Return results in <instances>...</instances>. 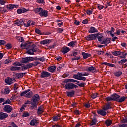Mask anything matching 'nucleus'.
I'll return each mask as SVG.
<instances>
[{"label":"nucleus","mask_w":127,"mask_h":127,"mask_svg":"<svg viewBox=\"0 0 127 127\" xmlns=\"http://www.w3.org/2000/svg\"><path fill=\"white\" fill-rule=\"evenodd\" d=\"M13 65L14 66H21V65H22V64H21L20 63H19V62H15V63H14L13 64Z\"/></svg>","instance_id":"nucleus-41"},{"label":"nucleus","mask_w":127,"mask_h":127,"mask_svg":"<svg viewBox=\"0 0 127 127\" xmlns=\"http://www.w3.org/2000/svg\"><path fill=\"white\" fill-rule=\"evenodd\" d=\"M28 11L25 8L23 9H19L17 10V12L18 14H21V13H24L25 12H26Z\"/></svg>","instance_id":"nucleus-16"},{"label":"nucleus","mask_w":127,"mask_h":127,"mask_svg":"<svg viewBox=\"0 0 127 127\" xmlns=\"http://www.w3.org/2000/svg\"><path fill=\"white\" fill-rule=\"evenodd\" d=\"M11 81V78L6 79L5 80V83H6V84H8V85H11V84H12V81Z\"/></svg>","instance_id":"nucleus-33"},{"label":"nucleus","mask_w":127,"mask_h":127,"mask_svg":"<svg viewBox=\"0 0 127 127\" xmlns=\"http://www.w3.org/2000/svg\"><path fill=\"white\" fill-rule=\"evenodd\" d=\"M4 111L6 112V113H11L12 111V107L10 105H6L3 108Z\"/></svg>","instance_id":"nucleus-4"},{"label":"nucleus","mask_w":127,"mask_h":127,"mask_svg":"<svg viewBox=\"0 0 127 127\" xmlns=\"http://www.w3.org/2000/svg\"><path fill=\"white\" fill-rule=\"evenodd\" d=\"M38 115H41L43 113V106H40L38 109Z\"/></svg>","instance_id":"nucleus-27"},{"label":"nucleus","mask_w":127,"mask_h":127,"mask_svg":"<svg viewBox=\"0 0 127 127\" xmlns=\"http://www.w3.org/2000/svg\"><path fill=\"white\" fill-rule=\"evenodd\" d=\"M60 119V117H59V116L57 115L56 116H55L53 117V121L54 122H57V121H58V120H59Z\"/></svg>","instance_id":"nucleus-44"},{"label":"nucleus","mask_w":127,"mask_h":127,"mask_svg":"<svg viewBox=\"0 0 127 127\" xmlns=\"http://www.w3.org/2000/svg\"><path fill=\"white\" fill-rule=\"evenodd\" d=\"M21 68L17 66H12L10 69L11 71H19Z\"/></svg>","instance_id":"nucleus-21"},{"label":"nucleus","mask_w":127,"mask_h":127,"mask_svg":"<svg viewBox=\"0 0 127 127\" xmlns=\"http://www.w3.org/2000/svg\"><path fill=\"white\" fill-rule=\"evenodd\" d=\"M109 109H111V106H110V104L106 105L103 108L104 111H107V110H109Z\"/></svg>","instance_id":"nucleus-38"},{"label":"nucleus","mask_w":127,"mask_h":127,"mask_svg":"<svg viewBox=\"0 0 127 127\" xmlns=\"http://www.w3.org/2000/svg\"><path fill=\"white\" fill-rule=\"evenodd\" d=\"M37 124V120L35 119H33L30 122V125L31 126H35Z\"/></svg>","instance_id":"nucleus-23"},{"label":"nucleus","mask_w":127,"mask_h":127,"mask_svg":"<svg viewBox=\"0 0 127 127\" xmlns=\"http://www.w3.org/2000/svg\"><path fill=\"white\" fill-rule=\"evenodd\" d=\"M77 85L79 87H85V85H86V83H80L79 84H78Z\"/></svg>","instance_id":"nucleus-57"},{"label":"nucleus","mask_w":127,"mask_h":127,"mask_svg":"<svg viewBox=\"0 0 127 127\" xmlns=\"http://www.w3.org/2000/svg\"><path fill=\"white\" fill-rule=\"evenodd\" d=\"M40 100V98L39 97V95L38 94H35L32 97V100L33 103H37V102L39 101Z\"/></svg>","instance_id":"nucleus-7"},{"label":"nucleus","mask_w":127,"mask_h":127,"mask_svg":"<svg viewBox=\"0 0 127 127\" xmlns=\"http://www.w3.org/2000/svg\"><path fill=\"white\" fill-rule=\"evenodd\" d=\"M0 4L1 5H4V4H5V1H4V0H0Z\"/></svg>","instance_id":"nucleus-59"},{"label":"nucleus","mask_w":127,"mask_h":127,"mask_svg":"<svg viewBox=\"0 0 127 127\" xmlns=\"http://www.w3.org/2000/svg\"><path fill=\"white\" fill-rule=\"evenodd\" d=\"M48 12L47 10H43V9H42V10L41 11V13H40V15L42 17L44 16V17H47Z\"/></svg>","instance_id":"nucleus-10"},{"label":"nucleus","mask_w":127,"mask_h":127,"mask_svg":"<svg viewBox=\"0 0 127 127\" xmlns=\"http://www.w3.org/2000/svg\"><path fill=\"white\" fill-rule=\"evenodd\" d=\"M98 113L99 114V115H101L102 116H106V115H107V112H105L103 110L98 111Z\"/></svg>","instance_id":"nucleus-29"},{"label":"nucleus","mask_w":127,"mask_h":127,"mask_svg":"<svg viewBox=\"0 0 127 127\" xmlns=\"http://www.w3.org/2000/svg\"><path fill=\"white\" fill-rule=\"evenodd\" d=\"M25 74H26V73H17L16 76L19 79L20 78H22V77H23V75H25Z\"/></svg>","instance_id":"nucleus-36"},{"label":"nucleus","mask_w":127,"mask_h":127,"mask_svg":"<svg viewBox=\"0 0 127 127\" xmlns=\"http://www.w3.org/2000/svg\"><path fill=\"white\" fill-rule=\"evenodd\" d=\"M29 116V113L27 112H25L23 113V117H28Z\"/></svg>","instance_id":"nucleus-53"},{"label":"nucleus","mask_w":127,"mask_h":127,"mask_svg":"<svg viewBox=\"0 0 127 127\" xmlns=\"http://www.w3.org/2000/svg\"><path fill=\"white\" fill-rule=\"evenodd\" d=\"M105 100L108 102H109V101H113V97H112V95H111V97H106L105 98Z\"/></svg>","instance_id":"nucleus-51"},{"label":"nucleus","mask_w":127,"mask_h":127,"mask_svg":"<svg viewBox=\"0 0 127 127\" xmlns=\"http://www.w3.org/2000/svg\"><path fill=\"white\" fill-rule=\"evenodd\" d=\"M34 66L33 63H30L27 65V67H28V69H29L30 68H32V67Z\"/></svg>","instance_id":"nucleus-54"},{"label":"nucleus","mask_w":127,"mask_h":127,"mask_svg":"<svg viewBox=\"0 0 127 127\" xmlns=\"http://www.w3.org/2000/svg\"><path fill=\"white\" fill-rule=\"evenodd\" d=\"M7 117H8V114H7V113L0 112V120L6 119Z\"/></svg>","instance_id":"nucleus-9"},{"label":"nucleus","mask_w":127,"mask_h":127,"mask_svg":"<svg viewBox=\"0 0 127 127\" xmlns=\"http://www.w3.org/2000/svg\"><path fill=\"white\" fill-rule=\"evenodd\" d=\"M31 59H33V57H26V58H23L22 59V63H27L31 60Z\"/></svg>","instance_id":"nucleus-8"},{"label":"nucleus","mask_w":127,"mask_h":127,"mask_svg":"<svg viewBox=\"0 0 127 127\" xmlns=\"http://www.w3.org/2000/svg\"><path fill=\"white\" fill-rule=\"evenodd\" d=\"M30 49L27 51L26 53L30 55H32L34 54V52H36L37 50H36V46L34 44L31 45Z\"/></svg>","instance_id":"nucleus-1"},{"label":"nucleus","mask_w":127,"mask_h":127,"mask_svg":"<svg viewBox=\"0 0 127 127\" xmlns=\"http://www.w3.org/2000/svg\"><path fill=\"white\" fill-rule=\"evenodd\" d=\"M122 73L121 71H118V72H115L114 73V75L115 76H116V77H120V76L122 75Z\"/></svg>","instance_id":"nucleus-43"},{"label":"nucleus","mask_w":127,"mask_h":127,"mask_svg":"<svg viewBox=\"0 0 127 127\" xmlns=\"http://www.w3.org/2000/svg\"><path fill=\"white\" fill-rule=\"evenodd\" d=\"M35 32L36 33H37L38 34L41 35L42 34V33L41 32V31L38 29H35Z\"/></svg>","instance_id":"nucleus-52"},{"label":"nucleus","mask_w":127,"mask_h":127,"mask_svg":"<svg viewBox=\"0 0 127 127\" xmlns=\"http://www.w3.org/2000/svg\"><path fill=\"white\" fill-rule=\"evenodd\" d=\"M50 76V73L49 72H47L46 71L42 72L41 73V78H47L49 77Z\"/></svg>","instance_id":"nucleus-11"},{"label":"nucleus","mask_w":127,"mask_h":127,"mask_svg":"<svg viewBox=\"0 0 127 127\" xmlns=\"http://www.w3.org/2000/svg\"><path fill=\"white\" fill-rule=\"evenodd\" d=\"M86 71H87V72H91L93 74H95V73H97V71L96 70V68L94 67L93 66H91L88 68H87V69H86Z\"/></svg>","instance_id":"nucleus-6"},{"label":"nucleus","mask_w":127,"mask_h":127,"mask_svg":"<svg viewBox=\"0 0 127 127\" xmlns=\"http://www.w3.org/2000/svg\"><path fill=\"white\" fill-rule=\"evenodd\" d=\"M112 96L113 101H117L118 102V100H119V98H120V96L118 95V94L115 93L113 94Z\"/></svg>","instance_id":"nucleus-14"},{"label":"nucleus","mask_w":127,"mask_h":127,"mask_svg":"<svg viewBox=\"0 0 127 127\" xmlns=\"http://www.w3.org/2000/svg\"><path fill=\"white\" fill-rule=\"evenodd\" d=\"M121 123H127V117L121 120Z\"/></svg>","instance_id":"nucleus-60"},{"label":"nucleus","mask_w":127,"mask_h":127,"mask_svg":"<svg viewBox=\"0 0 127 127\" xmlns=\"http://www.w3.org/2000/svg\"><path fill=\"white\" fill-rule=\"evenodd\" d=\"M4 93L5 95H8V94L10 93V89L9 88V87H5Z\"/></svg>","instance_id":"nucleus-26"},{"label":"nucleus","mask_w":127,"mask_h":127,"mask_svg":"<svg viewBox=\"0 0 127 127\" xmlns=\"http://www.w3.org/2000/svg\"><path fill=\"white\" fill-rule=\"evenodd\" d=\"M35 107H37V103L33 102V103L31 105V108H32V109H34Z\"/></svg>","instance_id":"nucleus-42"},{"label":"nucleus","mask_w":127,"mask_h":127,"mask_svg":"<svg viewBox=\"0 0 127 127\" xmlns=\"http://www.w3.org/2000/svg\"><path fill=\"white\" fill-rule=\"evenodd\" d=\"M25 20L24 19H21L19 21H18L16 22V24L18 25V26H20V25H24L25 23H24Z\"/></svg>","instance_id":"nucleus-12"},{"label":"nucleus","mask_w":127,"mask_h":127,"mask_svg":"<svg viewBox=\"0 0 127 127\" xmlns=\"http://www.w3.org/2000/svg\"><path fill=\"white\" fill-rule=\"evenodd\" d=\"M6 46L7 48V49H10V48H11V47H12V46H11V44H7L6 45Z\"/></svg>","instance_id":"nucleus-62"},{"label":"nucleus","mask_w":127,"mask_h":127,"mask_svg":"<svg viewBox=\"0 0 127 127\" xmlns=\"http://www.w3.org/2000/svg\"><path fill=\"white\" fill-rule=\"evenodd\" d=\"M78 75H79V77H83V76H89V73H86V72H78Z\"/></svg>","instance_id":"nucleus-32"},{"label":"nucleus","mask_w":127,"mask_h":127,"mask_svg":"<svg viewBox=\"0 0 127 127\" xmlns=\"http://www.w3.org/2000/svg\"><path fill=\"white\" fill-rule=\"evenodd\" d=\"M42 10V8H38L36 9H35V12L36 13H38L40 14V13H41V11Z\"/></svg>","instance_id":"nucleus-40"},{"label":"nucleus","mask_w":127,"mask_h":127,"mask_svg":"<svg viewBox=\"0 0 127 127\" xmlns=\"http://www.w3.org/2000/svg\"><path fill=\"white\" fill-rule=\"evenodd\" d=\"M110 42H111V38H105L102 41L101 44H108Z\"/></svg>","instance_id":"nucleus-15"},{"label":"nucleus","mask_w":127,"mask_h":127,"mask_svg":"<svg viewBox=\"0 0 127 127\" xmlns=\"http://www.w3.org/2000/svg\"><path fill=\"white\" fill-rule=\"evenodd\" d=\"M26 107V105H25V104L24 105H23V106L21 108L20 110V112L21 113L22 112V111H23V110H24V108Z\"/></svg>","instance_id":"nucleus-61"},{"label":"nucleus","mask_w":127,"mask_h":127,"mask_svg":"<svg viewBox=\"0 0 127 127\" xmlns=\"http://www.w3.org/2000/svg\"><path fill=\"white\" fill-rule=\"evenodd\" d=\"M21 47L25 49H29V48H31V45L29 43H27L26 44H21Z\"/></svg>","instance_id":"nucleus-5"},{"label":"nucleus","mask_w":127,"mask_h":127,"mask_svg":"<svg viewBox=\"0 0 127 127\" xmlns=\"http://www.w3.org/2000/svg\"><path fill=\"white\" fill-rule=\"evenodd\" d=\"M112 120H107L105 121V124L106 125V126H111V125L112 124Z\"/></svg>","instance_id":"nucleus-37"},{"label":"nucleus","mask_w":127,"mask_h":127,"mask_svg":"<svg viewBox=\"0 0 127 127\" xmlns=\"http://www.w3.org/2000/svg\"><path fill=\"white\" fill-rule=\"evenodd\" d=\"M11 61H12L9 59H6L4 62V64H8V63H10V62H11Z\"/></svg>","instance_id":"nucleus-50"},{"label":"nucleus","mask_w":127,"mask_h":127,"mask_svg":"<svg viewBox=\"0 0 127 127\" xmlns=\"http://www.w3.org/2000/svg\"><path fill=\"white\" fill-rule=\"evenodd\" d=\"M97 34H92L87 36L86 37V39L88 41L94 40L96 39V38H97Z\"/></svg>","instance_id":"nucleus-3"},{"label":"nucleus","mask_w":127,"mask_h":127,"mask_svg":"<svg viewBox=\"0 0 127 127\" xmlns=\"http://www.w3.org/2000/svg\"><path fill=\"white\" fill-rule=\"evenodd\" d=\"M96 38L98 39V41L102 43V41L104 40V36L101 34H97Z\"/></svg>","instance_id":"nucleus-18"},{"label":"nucleus","mask_w":127,"mask_h":127,"mask_svg":"<svg viewBox=\"0 0 127 127\" xmlns=\"http://www.w3.org/2000/svg\"><path fill=\"white\" fill-rule=\"evenodd\" d=\"M77 42L76 41H72L71 42H70L69 44H68V46H74V45H75V44H76V43Z\"/></svg>","instance_id":"nucleus-45"},{"label":"nucleus","mask_w":127,"mask_h":127,"mask_svg":"<svg viewBox=\"0 0 127 127\" xmlns=\"http://www.w3.org/2000/svg\"><path fill=\"white\" fill-rule=\"evenodd\" d=\"M62 68H63V64H60L59 65L58 67L57 68L58 72H60V70H61V69H62Z\"/></svg>","instance_id":"nucleus-48"},{"label":"nucleus","mask_w":127,"mask_h":127,"mask_svg":"<svg viewBox=\"0 0 127 127\" xmlns=\"http://www.w3.org/2000/svg\"><path fill=\"white\" fill-rule=\"evenodd\" d=\"M120 57L121 58H126V55H127V53L123 52H120Z\"/></svg>","instance_id":"nucleus-39"},{"label":"nucleus","mask_w":127,"mask_h":127,"mask_svg":"<svg viewBox=\"0 0 127 127\" xmlns=\"http://www.w3.org/2000/svg\"><path fill=\"white\" fill-rule=\"evenodd\" d=\"M119 127H127V124H123L122 125H119Z\"/></svg>","instance_id":"nucleus-63"},{"label":"nucleus","mask_w":127,"mask_h":127,"mask_svg":"<svg viewBox=\"0 0 127 127\" xmlns=\"http://www.w3.org/2000/svg\"><path fill=\"white\" fill-rule=\"evenodd\" d=\"M112 54L115 56H119V55H121V52L116 51L113 52Z\"/></svg>","instance_id":"nucleus-34"},{"label":"nucleus","mask_w":127,"mask_h":127,"mask_svg":"<svg viewBox=\"0 0 127 127\" xmlns=\"http://www.w3.org/2000/svg\"><path fill=\"white\" fill-rule=\"evenodd\" d=\"M96 32H98V30L96 28L94 27H91L90 28V30L89 31V33H95Z\"/></svg>","instance_id":"nucleus-17"},{"label":"nucleus","mask_w":127,"mask_h":127,"mask_svg":"<svg viewBox=\"0 0 127 127\" xmlns=\"http://www.w3.org/2000/svg\"><path fill=\"white\" fill-rule=\"evenodd\" d=\"M73 78L74 79H76V80H79L80 76L79 75L78 73H77V74L74 75L73 76Z\"/></svg>","instance_id":"nucleus-46"},{"label":"nucleus","mask_w":127,"mask_h":127,"mask_svg":"<svg viewBox=\"0 0 127 127\" xmlns=\"http://www.w3.org/2000/svg\"><path fill=\"white\" fill-rule=\"evenodd\" d=\"M96 124H97V118L94 117V119H92L90 125L91 126H94V125H96Z\"/></svg>","instance_id":"nucleus-30"},{"label":"nucleus","mask_w":127,"mask_h":127,"mask_svg":"<svg viewBox=\"0 0 127 127\" xmlns=\"http://www.w3.org/2000/svg\"><path fill=\"white\" fill-rule=\"evenodd\" d=\"M32 95H33V93L32 92H29V93H27L26 95H25V97L26 98H31L32 97Z\"/></svg>","instance_id":"nucleus-31"},{"label":"nucleus","mask_w":127,"mask_h":127,"mask_svg":"<svg viewBox=\"0 0 127 127\" xmlns=\"http://www.w3.org/2000/svg\"><path fill=\"white\" fill-rule=\"evenodd\" d=\"M66 94L68 97H73L75 95V91L72 90L70 92H67Z\"/></svg>","instance_id":"nucleus-25"},{"label":"nucleus","mask_w":127,"mask_h":127,"mask_svg":"<svg viewBox=\"0 0 127 127\" xmlns=\"http://www.w3.org/2000/svg\"><path fill=\"white\" fill-rule=\"evenodd\" d=\"M79 81H86V80H87V78H86V77H83V76H79V78L78 79Z\"/></svg>","instance_id":"nucleus-49"},{"label":"nucleus","mask_w":127,"mask_h":127,"mask_svg":"<svg viewBox=\"0 0 127 127\" xmlns=\"http://www.w3.org/2000/svg\"><path fill=\"white\" fill-rule=\"evenodd\" d=\"M69 51H70V48H69L68 47H64L62 52H63V53H67V52H69Z\"/></svg>","instance_id":"nucleus-22"},{"label":"nucleus","mask_w":127,"mask_h":127,"mask_svg":"<svg viewBox=\"0 0 127 127\" xmlns=\"http://www.w3.org/2000/svg\"><path fill=\"white\" fill-rule=\"evenodd\" d=\"M55 69H56V66H52L48 68V71L51 72V73H53L54 71H55Z\"/></svg>","instance_id":"nucleus-24"},{"label":"nucleus","mask_w":127,"mask_h":127,"mask_svg":"<svg viewBox=\"0 0 127 127\" xmlns=\"http://www.w3.org/2000/svg\"><path fill=\"white\" fill-rule=\"evenodd\" d=\"M127 99L126 97L123 96L122 97H119L118 99L117 100V102H119L120 103H122V102H124L125 100Z\"/></svg>","instance_id":"nucleus-28"},{"label":"nucleus","mask_w":127,"mask_h":127,"mask_svg":"<svg viewBox=\"0 0 127 127\" xmlns=\"http://www.w3.org/2000/svg\"><path fill=\"white\" fill-rule=\"evenodd\" d=\"M65 86L66 90H73L74 88H75V89L78 88V86L74 84L73 83H66Z\"/></svg>","instance_id":"nucleus-2"},{"label":"nucleus","mask_w":127,"mask_h":127,"mask_svg":"<svg viewBox=\"0 0 127 127\" xmlns=\"http://www.w3.org/2000/svg\"><path fill=\"white\" fill-rule=\"evenodd\" d=\"M31 22V20H29L27 22V24H24V26H26V27H28L29 26H30V23Z\"/></svg>","instance_id":"nucleus-55"},{"label":"nucleus","mask_w":127,"mask_h":127,"mask_svg":"<svg viewBox=\"0 0 127 127\" xmlns=\"http://www.w3.org/2000/svg\"><path fill=\"white\" fill-rule=\"evenodd\" d=\"M87 14H88V15H90V14H92L93 13V11L92 10H88L86 11Z\"/></svg>","instance_id":"nucleus-64"},{"label":"nucleus","mask_w":127,"mask_h":127,"mask_svg":"<svg viewBox=\"0 0 127 127\" xmlns=\"http://www.w3.org/2000/svg\"><path fill=\"white\" fill-rule=\"evenodd\" d=\"M28 92H30V89H28L26 90L25 91H24L22 93H20V96L21 97L23 96H25V95L27 93H28Z\"/></svg>","instance_id":"nucleus-35"},{"label":"nucleus","mask_w":127,"mask_h":127,"mask_svg":"<svg viewBox=\"0 0 127 127\" xmlns=\"http://www.w3.org/2000/svg\"><path fill=\"white\" fill-rule=\"evenodd\" d=\"M82 55L83 56L84 59H87V58H88V57H90V56H91V54H90L89 53H86L85 52H82Z\"/></svg>","instance_id":"nucleus-20"},{"label":"nucleus","mask_w":127,"mask_h":127,"mask_svg":"<svg viewBox=\"0 0 127 127\" xmlns=\"http://www.w3.org/2000/svg\"><path fill=\"white\" fill-rule=\"evenodd\" d=\"M17 7H18V5L13 4H9L7 6V8L10 9V10H12L14 8H17Z\"/></svg>","instance_id":"nucleus-13"},{"label":"nucleus","mask_w":127,"mask_h":127,"mask_svg":"<svg viewBox=\"0 0 127 127\" xmlns=\"http://www.w3.org/2000/svg\"><path fill=\"white\" fill-rule=\"evenodd\" d=\"M18 40H19L20 42H23L24 41V39H23V37H18Z\"/></svg>","instance_id":"nucleus-56"},{"label":"nucleus","mask_w":127,"mask_h":127,"mask_svg":"<svg viewBox=\"0 0 127 127\" xmlns=\"http://www.w3.org/2000/svg\"><path fill=\"white\" fill-rule=\"evenodd\" d=\"M21 67H22V70L25 71V70H27L28 68L27 67V65H21Z\"/></svg>","instance_id":"nucleus-47"},{"label":"nucleus","mask_w":127,"mask_h":127,"mask_svg":"<svg viewBox=\"0 0 127 127\" xmlns=\"http://www.w3.org/2000/svg\"><path fill=\"white\" fill-rule=\"evenodd\" d=\"M97 96H98V93H94V94H92L91 97L92 99H96V98L97 97Z\"/></svg>","instance_id":"nucleus-58"},{"label":"nucleus","mask_w":127,"mask_h":127,"mask_svg":"<svg viewBox=\"0 0 127 127\" xmlns=\"http://www.w3.org/2000/svg\"><path fill=\"white\" fill-rule=\"evenodd\" d=\"M50 42H51V40L49 39H46L41 41L40 43L41 44H44V45H45V44H49Z\"/></svg>","instance_id":"nucleus-19"}]
</instances>
